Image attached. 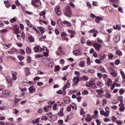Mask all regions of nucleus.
<instances>
[{"instance_id":"nucleus-1","label":"nucleus","mask_w":125,"mask_h":125,"mask_svg":"<svg viewBox=\"0 0 125 125\" xmlns=\"http://www.w3.org/2000/svg\"><path fill=\"white\" fill-rule=\"evenodd\" d=\"M63 14L65 16H71L72 15V9L69 6H67L63 10Z\"/></svg>"},{"instance_id":"nucleus-2","label":"nucleus","mask_w":125,"mask_h":125,"mask_svg":"<svg viewBox=\"0 0 125 125\" xmlns=\"http://www.w3.org/2000/svg\"><path fill=\"white\" fill-rule=\"evenodd\" d=\"M107 69L109 72L110 73L111 77H113V78H116V77L118 76V73L116 72L115 69H114V67L109 66Z\"/></svg>"},{"instance_id":"nucleus-3","label":"nucleus","mask_w":125,"mask_h":125,"mask_svg":"<svg viewBox=\"0 0 125 125\" xmlns=\"http://www.w3.org/2000/svg\"><path fill=\"white\" fill-rule=\"evenodd\" d=\"M31 4H32V5L35 7H40L42 4V3H41L40 0H32Z\"/></svg>"},{"instance_id":"nucleus-4","label":"nucleus","mask_w":125,"mask_h":125,"mask_svg":"<svg viewBox=\"0 0 125 125\" xmlns=\"http://www.w3.org/2000/svg\"><path fill=\"white\" fill-rule=\"evenodd\" d=\"M55 12L56 13V15L58 16H60L61 15V9H60V6L59 5L57 6L55 8Z\"/></svg>"},{"instance_id":"nucleus-5","label":"nucleus","mask_w":125,"mask_h":125,"mask_svg":"<svg viewBox=\"0 0 125 125\" xmlns=\"http://www.w3.org/2000/svg\"><path fill=\"white\" fill-rule=\"evenodd\" d=\"M101 115H103V116H104V117H109V115H110V111L109 110H101L100 111Z\"/></svg>"},{"instance_id":"nucleus-6","label":"nucleus","mask_w":125,"mask_h":125,"mask_svg":"<svg viewBox=\"0 0 125 125\" xmlns=\"http://www.w3.org/2000/svg\"><path fill=\"white\" fill-rule=\"evenodd\" d=\"M95 92L97 93L98 95L100 97H102L104 96V91L102 90L97 89L95 90Z\"/></svg>"},{"instance_id":"nucleus-7","label":"nucleus","mask_w":125,"mask_h":125,"mask_svg":"<svg viewBox=\"0 0 125 125\" xmlns=\"http://www.w3.org/2000/svg\"><path fill=\"white\" fill-rule=\"evenodd\" d=\"M73 81L74 82L73 85V86H74V85H76V84H78V83H79V82H80V78L78 77H74Z\"/></svg>"},{"instance_id":"nucleus-8","label":"nucleus","mask_w":125,"mask_h":125,"mask_svg":"<svg viewBox=\"0 0 125 125\" xmlns=\"http://www.w3.org/2000/svg\"><path fill=\"white\" fill-rule=\"evenodd\" d=\"M92 85H94V80H93V79H91L90 82L86 83V86H87V87H90Z\"/></svg>"},{"instance_id":"nucleus-9","label":"nucleus","mask_w":125,"mask_h":125,"mask_svg":"<svg viewBox=\"0 0 125 125\" xmlns=\"http://www.w3.org/2000/svg\"><path fill=\"white\" fill-rule=\"evenodd\" d=\"M101 47H102V46L101 44H99L98 43L95 42L94 48H95V49H96V50L99 51Z\"/></svg>"},{"instance_id":"nucleus-10","label":"nucleus","mask_w":125,"mask_h":125,"mask_svg":"<svg viewBox=\"0 0 125 125\" xmlns=\"http://www.w3.org/2000/svg\"><path fill=\"white\" fill-rule=\"evenodd\" d=\"M34 52L36 53L38 52V51H40L41 52L42 47H41L39 45L36 46L35 47L33 48Z\"/></svg>"},{"instance_id":"nucleus-11","label":"nucleus","mask_w":125,"mask_h":125,"mask_svg":"<svg viewBox=\"0 0 125 125\" xmlns=\"http://www.w3.org/2000/svg\"><path fill=\"white\" fill-rule=\"evenodd\" d=\"M125 105L124 104H119V106L120 107L119 109V111H120V112H124L125 111Z\"/></svg>"},{"instance_id":"nucleus-12","label":"nucleus","mask_w":125,"mask_h":125,"mask_svg":"<svg viewBox=\"0 0 125 125\" xmlns=\"http://www.w3.org/2000/svg\"><path fill=\"white\" fill-rule=\"evenodd\" d=\"M95 18V21L96 22V23H100V21H103V19L102 18L100 17H96V16H94Z\"/></svg>"},{"instance_id":"nucleus-13","label":"nucleus","mask_w":125,"mask_h":125,"mask_svg":"<svg viewBox=\"0 0 125 125\" xmlns=\"http://www.w3.org/2000/svg\"><path fill=\"white\" fill-rule=\"evenodd\" d=\"M92 120V117L90 116V114H87V117L85 118V121L89 123V122H91Z\"/></svg>"},{"instance_id":"nucleus-14","label":"nucleus","mask_w":125,"mask_h":125,"mask_svg":"<svg viewBox=\"0 0 125 125\" xmlns=\"http://www.w3.org/2000/svg\"><path fill=\"white\" fill-rule=\"evenodd\" d=\"M28 90L30 93H33V92H35V91H36V88H35V86H34V85H31L28 88Z\"/></svg>"},{"instance_id":"nucleus-15","label":"nucleus","mask_w":125,"mask_h":125,"mask_svg":"<svg viewBox=\"0 0 125 125\" xmlns=\"http://www.w3.org/2000/svg\"><path fill=\"white\" fill-rule=\"evenodd\" d=\"M110 1L111 2H112L114 7H115V8H118V5L114 3H117L119 1V0H110Z\"/></svg>"},{"instance_id":"nucleus-16","label":"nucleus","mask_w":125,"mask_h":125,"mask_svg":"<svg viewBox=\"0 0 125 125\" xmlns=\"http://www.w3.org/2000/svg\"><path fill=\"white\" fill-rule=\"evenodd\" d=\"M121 40V36L119 35H116V37L114 38V41L115 42H120Z\"/></svg>"},{"instance_id":"nucleus-17","label":"nucleus","mask_w":125,"mask_h":125,"mask_svg":"<svg viewBox=\"0 0 125 125\" xmlns=\"http://www.w3.org/2000/svg\"><path fill=\"white\" fill-rule=\"evenodd\" d=\"M2 94L5 96H9V95H10V93L8 90H4L2 91Z\"/></svg>"},{"instance_id":"nucleus-18","label":"nucleus","mask_w":125,"mask_h":125,"mask_svg":"<svg viewBox=\"0 0 125 125\" xmlns=\"http://www.w3.org/2000/svg\"><path fill=\"white\" fill-rule=\"evenodd\" d=\"M83 53L80 50H76L74 52V55L76 56H79V55H82Z\"/></svg>"},{"instance_id":"nucleus-19","label":"nucleus","mask_w":125,"mask_h":125,"mask_svg":"<svg viewBox=\"0 0 125 125\" xmlns=\"http://www.w3.org/2000/svg\"><path fill=\"white\" fill-rule=\"evenodd\" d=\"M37 29L40 31L41 34H43L45 32L44 28L42 26L38 27Z\"/></svg>"},{"instance_id":"nucleus-20","label":"nucleus","mask_w":125,"mask_h":125,"mask_svg":"<svg viewBox=\"0 0 125 125\" xmlns=\"http://www.w3.org/2000/svg\"><path fill=\"white\" fill-rule=\"evenodd\" d=\"M85 66V61H82L80 62V63L79 64L80 67H83Z\"/></svg>"},{"instance_id":"nucleus-21","label":"nucleus","mask_w":125,"mask_h":125,"mask_svg":"<svg viewBox=\"0 0 125 125\" xmlns=\"http://www.w3.org/2000/svg\"><path fill=\"white\" fill-rule=\"evenodd\" d=\"M63 110H64V109L63 108H61L59 112V115L61 116V117H64V113H63Z\"/></svg>"},{"instance_id":"nucleus-22","label":"nucleus","mask_w":125,"mask_h":125,"mask_svg":"<svg viewBox=\"0 0 125 125\" xmlns=\"http://www.w3.org/2000/svg\"><path fill=\"white\" fill-rule=\"evenodd\" d=\"M118 101H120L121 104H124V97L123 96H120L118 97Z\"/></svg>"},{"instance_id":"nucleus-23","label":"nucleus","mask_w":125,"mask_h":125,"mask_svg":"<svg viewBox=\"0 0 125 125\" xmlns=\"http://www.w3.org/2000/svg\"><path fill=\"white\" fill-rule=\"evenodd\" d=\"M57 24L59 27H63V24H62V21L60 19L57 20Z\"/></svg>"},{"instance_id":"nucleus-24","label":"nucleus","mask_w":125,"mask_h":125,"mask_svg":"<svg viewBox=\"0 0 125 125\" xmlns=\"http://www.w3.org/2000/svg\"><path fill=\"white\" fill-rule=\"evenodd\" d=\"M25 75L26 76H29V75H31V72H30V68L27 67L25 69Z\"/></svg>"},{"instance_id":"nucleus-25","label":"nucleus","mask_w":125,"mask_h":125,"mask_svg":"<svg viewBox=\"0 0 125 125\" xmlns=\"http://www.w3.org/2000/svg\"><path fill=\"white\" fill-rule=\"evenodd\" d=\"M96 84L99 87H102V86H103V83H102V81H99L97 82Z\"/></svg>"},{"instance_id":"nucleus-26","label":"nucleus","mask_w":125,"mask_h":125,"mask_svg":"<svg viewBox=\"0 0 125 125\" xmlns=\"http://www.w3.org/2000/svg\"><path fill=\"white\" fill-rule=\"evenodd\" d=\"M16 75H17V73L14 72V73L12 74L13 79L14 81H16V80H17V76H16Z\"/></svg>"},{"instance_id":"nucleus-27","label":"nucleus","mask_w":125,"mask_h":125,"mask_svg":"<svg viewBox=\"0 0 125 125\" xmlns=\"http://www.w3.org/2000/svg\"><path fill=\"white\" fill-rule=\"evenodd\" d=\"M45 51L43 52L44 56H45V57H47L48 56V52H49V50L48 49L46 48Z\"/></svg>"},{"instance_id":"nucleus-28","label":"nucleus","mask_w":125,"mask_h":125,"mask_svg":"<svg viewBox=\"0 0 125 125\" xmlns=\"http://www.w3.org/2000/svg\"><path fill=\"white\" fill-rule=\"evenodd\" d=\"M63 23L64 25H67L68 27H71V26H72L71 23L67 21H63Z\"/></svg>"},{"instance_id":"nucleus-29","label":"nucleus","mask_w":125,"mask_h":125,"mask_svg":"<svg viewBox=\"0 0 125 125\" xmlns=\"http://www.w3.org/2000/svg\"><path fill=\"white\" fill-rule=\"evenodd\" d=\"M107 84L108 86H111L112 85V80L111 79H108L107 81Z\"/></svg>"},{"instance_id":"nucleus-30","label":"nucleus","mask_w":125,"mask_h":125,"mask_svg":"<svg viewBox=\"0 0 125 125\" xmlns=\"http://www.w3.org/2000/svg\"><path fill=\"white\" fill-rule=\"evenodd\" d=\"M6 81L8 82V83H12V80H11V77L9 76H7L6 77Z\"/></svg>"},{"instance_id":"nucleus-31","label":"nucleus","mask_w":125,"mask_h":125,"mask_svg":"<svg viewBox=\"0 0 125 125\" xmlns=\"http://www.w3.org/2000/svg\"><path fill=\"white\" fill-rule=\"evenodd\" d=\"M26 53H28V54H30L31 52H32V50L31 49V48L30 47H27L26 49Z\"/></svg>"},{"instance_id":"nucleus-32","label":"nucleus","mask_w":125,"mask_h":125,"mask_svg":"<svg viewBox=\"0 0 125 125\" xmlns=\"http://www.w3.org/2000/svg\"><path fill=\"white\" fill-rule=\"evenodd\" d=\"M89 78H88V77L87 76H86L85 75H83V77H82V80L83 81H84V82L86 81H88V79Z\"/></svg>"},{"instance_id":"nucleus-33","label":"nucleus","mask_w":125,"mask_h":125,"mask_svg":"<svg viewBox=\"0 0 125 125\" xmlns=\"http://www.w3.org/2000/svg\"><path fill=\"white\" fill-rule=\"evenodd\" d=\"M40 16H42L43 19H45V12L44 11H42V12H41L40 13Z\"/></svg>"},{"instance_id":"nucleus-34","label":"nucleus","mask_w":125,"mask_h":125,"mask_svg":"<svg viewBox=\"0 0 125 125\" xmlns=\"http://www.w3.org/2000/svg\"><path fill=\"white\" fill-rule=\"evenodd\" d=\"M60 70V66L56 65L55 66L54 72H58Z\"/></svg>"},{"instance_id":"nucleus-35","label":"nucleus","mask_w":125,"mask_h":125,"mask_svg":"<svg viewBox=\"0 0 125 125\" xmlns=\"http://www.w3.org/2000/svg\"><path fill=\"white\" fill-rule=\"evenodd\" d=\"M7 32H8V30H7V29L5 28V29H2L0 31V34H3L4 33H7Z\"/></svg>"},{"instance_id":"nucleus-36","label":"nucleus","mask_w":125,"mask_h":125,"mask_svg":"<svg viewBox=\"0 0 125 125\" xmlns=\"http://www.w3.org/2000/svg\"><path fill=\"white\" fill-rule=\"evenodd\" d=\"M97 75L99 80H101V79H102V77H103V75H102V73H97Z\"/></svg>"},{"instance_id":"nucleus-37","label":"nucleus","mask_w":125,"mask_h":125,"mask_svg":"<svg viewBox=\"0 0 125 125\" xmlns=\"http://www.w3.org/2000/svg\"><path fill=\"white\" fill-rule=\"evenodd\" d=\"M62 50V47L60 46L58 49V51H57V54L60 55L61 54V51Z\"/></svg>"},{"instance_id":"nucleus-38","label":"nucleus","mask_w":125,"mask_h":125,"mask_svg":"<svg viewBox=\"0 0 125 125\" xmlns=\"http://www.w3.org/2000/svg\"><path fill=\"white\" fill-rule=\"evenodd\" d=\"M28 40L30 42H33L35 41V39L32 36H30L28 37Z\"/></svg>"},{"instance_id":"nucleus-39","label":"nucleus","mask_w":125,"mask_h":125,"mask_svg":"<svg viewBox=\"0 0 125 125\" xmlns=\"http://www.w3.org/2000/svg\"><path fill=\"white\" fill-rule=\"evenodd\" d=\"M113 57H114V55L112 53H109L108 54V58L110 60H112L113 59Z\"/></svg>"},{"instance_id":"nucleus-40","label":"nucleus","mask_w":125,"mask_h":125,"mask_svg":"<svg viewBox=\"0 0 125 125\" xmlns=\"http://www.w3.org/2000/svg\"><path fill=\"white\" fill-rule=\"evenodd\" d=\"M116 54H117V55H118L119 56H122V55H123V53H122V51H121V50H118L116 51Z\"/></svg>"},{"instance_id":"nucleus-41","label":"nucleus","mask_w":125,"mask_h":125,"mask_svg":"<svg viewBox=\"0 0 125 125\" xmlns=\"http://www.w3.org/2000/svg\"><path fill=\"white\" fill-rule=\"evenodd\" d=\"M32 29H33V30L36 32L37 34H41V32L40 31H39V30H38V29H37V28H36V27L33 26Z\"/></svg>"},{"instance_id":"nucleus-42","label":"nucleus","mask_w":125,"mask_h":125,"mask_svg":"<svg viewBox=\"0 0 125 125\" xmlns=\"http://www.w3.org/2000/svg\"><path fill=\"white\" fill-rule=\"evenodd\" d=\"M115 30H119V31H121V26L117 24L115 27H114Z\"/></svg>"},{"instance_id":"nucleus-43","label":"nucleus","mask_w":125,"mask_h":125,"mask_svg":"<svg viewBox=\"0 0 125 125\" xmlns=\"http://www.w3.org/2000/svg\"><path fill=\"white\" fill-rule=\"evenodd\" d=\"M26 22L29 28H32V24H31V22L28 20H26Z\"/></svg>"},{"instance_id":"nucleus-44","label":"nucleus","mask_w":125,"mask_h":125,"mask_svg":"<svg viewBox=\"0 0 125 125\" xmlns=\"http://www.w3.org/2000/svg\"><path fill=\"white\" fill-rule=\"evenodd\" d=\"M119 93L120 95H123V94L125 93V90L124 89H120L119 90Z\"/></svg>"},{"instance_id":"nucleus-45","label":"nucleus","mask_w":125,"mask_h":125,"mask_svg":"<svg viewBox=\"0 0 125 125\" xmlns=\"http://www.w3.org/2000/svg\"><path fill=\"white\" fill-rule=\"evenodd\" d=\"M68 33H69V34H76V32H75V31L74 30H72L71 29H68Z\"/></svg>"},{"instance_id":"nucleus-46","label":"nucleus","mask_w":125,"mask_h":125,"mask_svg":"<svg viewBox=\"0 0 125 125\" xmlns=\"http://www.w3.org/2000/svg\"><path fill=\"white\" fill-rule=\"evenodd\" d=\"M116 123L117 125H123V121H120V120L116 121Z\"/></svg>"},{"instance_id":"nucleus-47","label":"nucleus","mask_w":125,"mask_h":125,"mask_svg":"<svg viewBox=\"0 0 125 125\" xmlns=\"http://www.w3.org/2000/svg\"><path fill=\"white\" fill-rule=\"evenodd\" d=\"M118 10L119 12H121V13H124V9H123V7H119Z\"/></svg>"},{"instance_id":"nucleus-48","label":"nucleus","mask_w":125,"mask_h":125,"mask_svg":"<svg viewBox=\"0 0 125 125\" xmlns=\"http://www.w3.org/2000/svg\"><path fill=\"white\" fill-rule=\"evenodd\" d=\"M41 120H42V121H47V120H48V117L47 116H43L42 117Z\"/></svg>"},{"instance_id":"nucleus-49","label":"nucleus","mask_w":125,"mask_h":125,"mask_svg":"<svg viewBox=\"0 0 125 125\" xmlns=\"http://www.w3.org/2000/svg\"><path fill=\"white\" fill-rule=\"evenodd\" d=\"M43 110L46 112H48V111H49V108H48L47 105H45V107L43 108Z\"/></svg>"},{"instance_id":"nucleus-50","label":"nucleus","mask_w":125,"mask_h":125,"mask_svg":"<svg viewBox=\"0 0 125 125\" xmlns=\"http://www.w3.org/2000/svg\"><path fill=\"white\" fill-rule=\"evenodd\" d=\"M54 103H55V101H50L47 102V104H49V105H54Z\"/></svg>"},{"instance_id":"nucleus-51","label":"nucleus","mask_w":125,"mask_h":125,"mask_svg":"<svg viewBox=\"0 0 125 125\" xmlns=\"http://www.w3.org/2000/svg\"><path fill=\"white\" fill-rule=\"evenodd\" d=\"M86 44H87V45L91 46V45H92V42H91L90 41H87Z\"/></svg>"},{"instance_id":"nucleus-52","label":"nucleus","mask_w":125,"mask_h":125,"mask_svg":"<svg viewBox=\"0 0 125 125\" xmlns=\"http://www.w3.org/2000/svg\"><path fill=\"white\" fill-rule=\"evenodd\" d=\"M80 115H81L82 116H83V115H84V110H83V108L81 109Z\"/></svg>"},{"instance_id":"nucleus-53","label":"nucleus","mask_w":125,"mask_h":125,"mask_svg":"<svg viewBox=\"0 0 125 125\" xmlns=\"http://www.w3.org/2000/svg\"><path fill=\"white\" fill-rule=\"evenodd\" d=\"M100 70L101 71V72H102V73H105L106 72V70H105V68H104V67H102L100 68Z\"/></svg>"},{"instance_id":"nucleus-54","label":"nucleus","mask_w":125,"mask_h":125,"mask_svg":"<svg viewBox=\"0 0 125 125\" xmlns=\"http://www.w3.org/2000/svg\"><path fill=\"white\" fill-rule=\"evenodd\" d=\"M111 96H112V95H111V94H109L108 93H106L105 94V97L106 98H110Z\"/></svg>"},{"instance_id":"nucleus-55","label":"nucleus","mask_w":125,"mask_h":125,"mask_svg":"<svg viewBox=\"0 0 125 125\" xmlns=\"http://www.w3.org/2000/svg\"><path fill=\"white\" fill-rule=\"evenodd\" d=\"M31 61H32V60L31 59V57L30 56L27 57V63H31Z\"/></svg>"},{"instance_id":"nucleus-56","label":"nucleus","mask_w":125,"mask_h":125,"mask_svg":"<svg viewBox=\"0 0 125 125\" xmlns=\"http://www.w3.org/2000/svg\"><path fill=\"white\" fill-rule=\"evenodd\" d=\"M97 41L98 42H100V43H102V42H103V40L100 39L99 38H97Z\"/></svg>"},{"instance_id":"nucleus-57","label":"nucleus","mask_w":125,"mask_h":125,"mask_svg":"<svg viewBox=\"0 0 125 125\" xmlns=\"http://www.w3.org/2000/svg\"><path fill=\"white\" fill-rule=\"evenodd\" d=\"M21 37L22 40H25V33L23 32H21Z\"/></svg>"},{"instance_id":"nucleus-58","label":"nucleus","mask_w":125,"mask_h":125,"mask_svg":"<svg viewBox=\"0 0 125 125\" xmlns=\"http://www.w3.org/2000/svg\"><path fill=\"white\" fill-rule=\"evenodd\" d=\"M71 105H69L66 107V111L67 112H70L71 111Z\"/></svg>"},{"instance_id":"nucleus-59","label":"nucleus","mask_w":125,"mask_h":125,"mask_svg":"<svg viewBox=\"0 0 125 125\" xmlns=\"http://www.w3.org/2000/svg\"><path fill=\"white\" fill-rule=\"evenodd\" d=\"M82 94L83 95H86V94H88V91H87V90H84L82 92Z\"/></svg>"},{"instance_id":"nucleus-60","label":"nucleus","mask_w":125,"mask_h":125,"mask_svg":"<svg viewBox=\"0 0 125 125\" xmlns=\"http://www.w3.org/2000/svg\"><path fill=\"white\" fill-rule=\"evenodd\" d=\"M18 58L19 59V60L21 61V60H23V59H24V57L22 56H18Z\"/></svg>"},{"instance_id":"nucleus-61","label":"nucleus","mask_w":125,"mask_h":125,"mask_svg":"<svg viewBox=\"0 0 125 125\" xmlns=\"http://www.w3.org/2000/svg\"><path fill=\"white\" fill-rule=\"evenodd\" d=\"M105 58H106V55H105V54L102 55L101 57V60H104V59H105Z\"/></svg>"},{"instance_id":"nucleus-62","label":"nucleus","mask_w":125,"mask_h":125,"mask_svg":"<svg viewBox=\"0 0 125 125\" xmlns=\"http://www.w3.org/2000/svg\"><path fill=\"white\" fill-rule=\"evenodd\" d=\"M96 122L97 123V125H101V122H100V120L98 119L96 120Z\"/></svg>"},{"instance_id":"nucleus-63","label":"nucleus","mask_w":125,"mask_h":125,"mask_svg":"<svg viewBox=\"0 0 125 125\" xmlns=\"http://www.w3.org/2000/svg\"><path fill=\"white\" fill-rule=\"evenodd\" d=\"M115 65H119L120 64V60H115Z\"/></svg>"},{"instance_id":"nucleus-64","label":"nucleus","mask_w":125,"mask_h":125,"mask_svg":"<svg viewBox=\"0 0 125 125\" xmlns=\"http://www.w3.org/2000/svg\"><path fill=\"white\" fill-rule=\"evenodd\" d=\"M61 35L62 37H67V35L66 34V33L64 32H63L61 33Z\"/></svg>"}]
</instances>
